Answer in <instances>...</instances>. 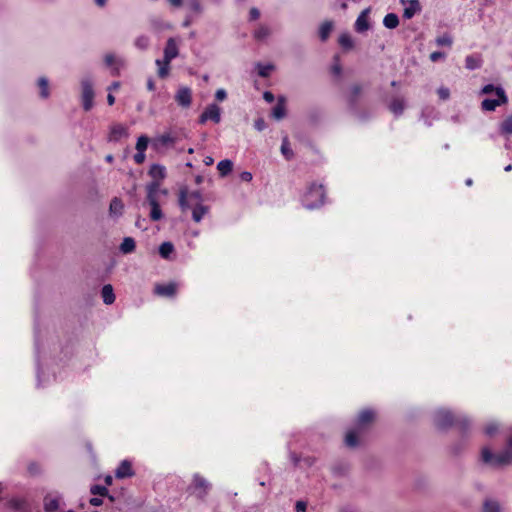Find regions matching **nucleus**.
I'll return each mask as SVG.
<instances>
[{
  "mask_svg": "<svg viewBox=\"0 0 512 512\" xmlns=\"http://www.w3.org/2000/svg\"><path fill=\"white\" fill-rule=\"evenodd\" d=\"M179 205L182 211L191 210L192 219L199 223L209 212V207L203 204V197L199 191H180Z\"/></svg>",
  "mask_w": 512,
  "mask_h": 512,
  "instance_id": "1",
  "label": "nucleus"
},
{
  "mask_svg": "<svg viewBox=\"0 0 512 512\" xmlns=\"http://www.w3.org/2000/svg\"><path fill=\"white\" fill-rule=\"evenodd\" d=\"M374 417L375 413L371 409H364L359 413L355 427L349 430L345 436V443L348 447H356L358 445L359 436L374 420Z\"/></svg>",
  "mask_w": 512,
  "mask_h": 512,
  "instance_id": "2",
  "label": "nucleus"
},
{
  "mask_svg": "<svg viewBox=\"0 0 512 512\" xmlns=\"http://www.w3.org/2000/svg\"><path fill=\"white\" fill-rule=\"evenodd\" d=\"M481 459L485 464L498 467L512 463V435L507 441V446L499 453H493L488 447L481 451Z\"/></svg>",
  "mask_w": 512,
  "mask_h": 512,
  "instance_id": "3",
  "label": "nucleus"
},
{
  "mask_svg": "<svg viewBox=\"0 0 512 512\" xmlns=\"http://www.w3.org/2000/svg\"><path fill=\"white\" fill-rule=\"evenodd\" d=\"M434 423L437 427L444 429L454 423L462 427H466L469 424V420L463 415H453L451 411L440 408L434 412Z\"/></svg>",
  "mask_w": 512,
  "mask_h": 512,
  "instance_id": "4",
  "label": "nucleus"
},
{
  "mask_svg": "<svg viewBox=\"0 0 512 512\" xmlns=\"http://www.w3.org/2000/svg\"><path fill=\"white\" fill-rule=\"evenodd\" d=\"M160 191L159 183L152 182L147 186L146 201L150 206V219L152 221H159L163 218V213L158 202V193Z\"/></svg>",
  "mask_w": 512,
  "mask_h": 512,
  "instance_id": "5",
  "label": "nucleus"
},
{
  "mask_svg": "<svg viewBox=\"0 0 512 512\" xmlns=\"http://www.w3.org/2000/svg\"><path fill=\"white\" fill-rule=\"evenodd\" d=\"M324 190L322 185L312 184L304 194L302 203L307 209H315L324 203Z\"/></svg>",
  "mask_w": 512,
  "mask_h": 512,
  "instance_id": "6",
  "label": "nucleus"
},
{
  "mask_svg": "<svg viewBox=\"0 0 512 512\" xmlns=\"http://www.w3.org/2000/svg\"><path fill=\"white\" fill-rule=\"evenodd\" d=\"M94 89H93V81L90 77H84L81 80V99L83 109L85 111H89L93 107L94 100Z\"/></svg>",
  "mask_w": 512,
  "mask_h": 512,
  "instance_id": "7",
  "label": "nucleus"
},
{
  "mask_svg": "<svg viewBox=\"0 0 512 512\" xmlns=\"http://www.w3.org/2000/svg\"><path fill=\"white\" fill-rule=\"evenodd\" d=\"M508 101L506 93L503 88L498 87L496 89V95L494 98H486L481 103V108L484 111H494L498 106L505 104Z\"/></svg>",
  "mask_w": 512,
  "mask_h": 512,
  "instance_id": "8",
  "label": "nucleus"
},
{
  "mask_svg": "<svg viewBox=\"0 0 512 512\" xmlns=\"http://www.w3.org/2000/svg\"><path fill=\"white\" fill-rule=\"evenodd\" d=\"M104 64L110 69L112 76H119L120 70L124 66L125 61L114 53H107L104 56Z\"/></svg>",
  "mask_w": 512,
  "mask_h": 512,
  "instance_id": "9",
  "label": "nucleus"
},
{
  "mask_svg": "<svg viewBox=\"0 0 512 512\" xmlns=\"http://www.w3.org/2000/svg\"><path fill=\"white\" fill-rule=\"evenodd\" d=\"M62 496L58 492H49L44 496L43 508L45 512H56L61 505Z\"/></svg>",
  "mask_w": 512,
  "mask_h": 512,
  "instance_id": "10",
  "label": "nucleus"
},
{
  "mask_svg": "<svg viewBox=\"0 0 512 512\" xmlns=\"http://www.w3.org/2000/svg\"><path fill=\"white\" fill-rule=\"evenodd\" d=\"M174 98L180 107L189 108L192 103V90L187 86H179Z\"/></svg>",
  "mask_w": 512,
  "mask_h": 512,
  "instance_id": "11",
  "label": "nucleus"
},
{
  "mask_svg": "<svg viewBox=\"0 0 512 512\" xmlns=\"http://www.w3.org/2000/svg\"><path fill=\"white\" fill-rule=\"evenodd\" d=\"M211 120L214 123H219L221 120V110L216 104H210L206 107L204 112L201 114L199 118V122L201 124L206 121Z\"/></svg>",
  "mask_w": 512,
  "mask_h": 512,
  "instance_id": "12",
  "label": "nucleus"
},
{
  "mask_svg": "<svg viewBox=\"0 0 512 512\" xmlns=\"http://www.w3.org/2000/svg\"><path fill=\"white\" fill-rule=\"evenodd\" d=\"M401 3L406 5L403 12V17L405 19L413 18L417 13L421 11L419 0H401Z\"/></svg>",
  "mask_w": 512,
  "mask_h": 512,
  "instance_id": "13",
  "label": "nucleus"
},
{
  "mask_svg": "<svg viewBox=\"0 0 512 512\" xmlns=\"http://www.w3.org/2000/svg\"><path fill=\"white\" fill-rule=\"evenodd\" d=\"M128 129L126 126L122 124H114L110 128V133L108 136V141L110 142H117L121 140L122 138L128 137Z\"/></svg>",
  "mask_w": 512,
  "mask_h": 512,
  "instance_id": "14",
  "label": "nucleus"
},
{
  "mask_svg": "<svg viewBox=\"0 0 512 512\" xmlns=\"http://www.w3.org/2000/svg\"><path fill=\"white\" fill-rule=\"evenodd\" d=\"M179 55V48L175 38L170 37L165 45L163 57L167 60H174Z\"/></svg>",
  "mask_w": 512,
  "mask_h": 512,
  "instance_id": "15",
  "label": "nucleus"
},
{
  "mask_svg": "<svg viewBox=\"0 0 512 512\" xmlns=\"http://www.w3.org/2000/svg\"><path fill=\"white\" fill-rule=\"evenodd\" d=\"M193 487L195 490L198 491L197 496L203 497L208 492L210 484L205 478H203L199 474H195L193 477Z\"/></svg>",
  "mask_w": 512,
  "mask_h": 512,
  "instance_id": "16",
  "label": "nucleus"
},
{
  "mask_svg": "<svg viewBox=\"0 0 512 512\" xmlns=\"http://www.w3.org/2000/svg\"><path fill=\"white\" fill-rule=\"evenodd\" d=\"M369 12H370V8H366L357 17V19L355 21V30L358 33H363L370 28V24H369V20H368Z\"/></svg>",
  "mask_w": 512,
  "mask_h": 512,
  "instance_id": "17",
  "label": "nucleus"
},
{
  "mask_svg": "<svg viewBox=\"0 0 512 512\" xmlns=\"http://www.w3.org/2000/svg\"><path fill=\"white\" fill-rule=\"evenodd\" d=\"M177 291V285L175 283L168 284H157L154 288V292L163 297H173Z\"/></svg>",
  "mask_w": 512,
  "mask_h": 512,
  "instance_id": "18",
  "label": "nucleus"
},
{
  "mask_svg": "<svg viewBox=\"0 0 512 512\" xmlns=\"http://www.w3.org/2000/svg\"><path fill=\"white\" fill-rule=\"evenodd\" d=\"M134 475L132 464L128 460H123L116 469L115 476L119 479L131 477Z\"/></svg>",
  "mask_w": 512,
  "mask_h": 512,
  "instance_id": "19",
  "label": "nucleus"
},
{
  "mask_svg": "<svg viewBox=\"0 0 512 512\" xmlns=\"http://www.w3.org/2000/svg\"><path fill=\"white\" fill-rule=\"evenodd\" d=\"M172 61L170 60H167L166 58H162V59H156L155 60V64L157 66V75L159 78L161 79H165L169 76L170 74V69H171V64Z\"/></svg>",
  "mask_w": 512,
  "mask_h": 512,
  "instance_id": "20",
  "label": "nucleus"
},
{
  "mask_svg": "<svg viewBox=\"0 0 512 512\" xmlns=\"http://www.w3.org/2000/svg\"><path fill=\"white\" fill-rule=\"evenodd\" d=\"M7 505L10 509H13L16 512H27L28 503L24 498L21 497H13L8 502Z\"/></svg>",
  "mask_w": 512,
  "mask_h": 512,
  "instance_id": "21",
  "label": "nucleus"
},
{
  "mask_svg": "<svg viewBox=\"0 0 512 512\" xmlns=\"http://www.w3.org/2000/svg\"><path fill=\"white\" fill-rule=\"evenodd\" d=\"M272 34L271 28L266 24H259L253 32V36L257 41H265Z\"/></svg>",
  "mask_w": 512,
  "mask_h": 512,
  "instance_id": "22",
  "label": "nucleus"
},
{
  "mask_svg": "<svg viewBox=\"0 0 512 512\" xmlns=\"http://www.w3.org/2000/svg\"><path fill=\"white\" fill-rule=\"evenodd\" d=\"M389 109L394 115L400 116L405 109V100L400 97L393 98L389 104Z\"/></svg>",
  "mask_w": 512,
  "mask_h": 512,
  "instance_id": "23",
  "label": "nucleus"
},
{
  "mask_svg": "<svg viewBox=\"0 0 512 512\" xmlns=\"http://www.w3.org/2000/svg\"><path fill=\"white\" fill-rule=\"evenodd\" d=\"M286 115L285 98L279 97L277 104L272 109V116L276 120H281Z\"/></svg>",
  "mask_w": 512,
  "mask_h": 512,
  "instance_id": "24",
  "label": "nucleus"
},
{
  "mask_svg": "<svg viewBox=\"0 0 512 512\" xmlns=\"http://www.w3.org/2000/svg\"><path fill=\"white\" fill-rule=\"evenodd\" d=\"M101 296H102L103 302L106 305H111L112 303H114L115 295H114L112 285H110V284L104 285L101 290Z\"/></svg>",
  "mask_w": 512,
  "mask_h": 512,
  "instance_id": "25",
  "label": "nucleus"
},
{
  "mask_svg": "<svg viewBox=\"0 0 512 512\" xmlns=\"http://www.w3.org/2000/svg\"><path fill=\"white\" fill-rule=\"evenodd\" d=\"M333 30V22L325 21L319 27V37L321 41L325 42Z\"/></svg>",
  "mask_w": 512,
  "mask_h": 512,
  "instance_id": "26",
  "label": "nucleus"
},
{
  "mask_svg": "<svg viewBox=\"0 0 512 512\" xmlns=\"http://www.w3.org/2000/svg\"><path fill=\"white\" fill-rule=\"evenodd\" d=\"M175 143V138L171 135V133H165L154 139V144L156 146L167 147Z\"/></svg>",
  "mask_w": 512,
  "mask_h": 512,
  "instance_id": "27",
  "label": "nucleus"
},
{
  "mask_svg": "<svg viewBox=\"0 0 512 512\" xmlns=\"http://www.w3.org/2000/svg\"><path fill=\"white\" fill-rule=\"evenodd\" d=\"M135 247V240L132 237H125L120 245V251L123 254H129L135 250Z\"/></svg>",
  "mask_w": 512,
  "mask_h": 512,
  "instance_id": "28",
  "label": "nucleus"
},
{
  "mask_svg": "<svg viewBox=\"0 0 512 512\" xmlns=\"http://www.w3.org/2000/svg\"><path fill=\"white\" fill-rule=\"evenodd\" d=\"M124 205L118 198H113L110 203L109 212L113 216H120L123 213Z\"/></svg>",
  "mask_w": 512,
  "mask_h": 512,
  "instance_id": "29",
  "label": "nucleus"
},
{
  "mask_svg": "<svg viewBox=\"0 0 512 512\" xmlns=\"http://www.w3.org/2000/svg\"><path fill=\"white\" fill-rule=\"evenodd\" d=\"M383 25L388 29H395L399 25V17L395 13H388L383 19Z\"/></svg>",
  "mask_w": 512,
  "mask_h": 512,
  "instance_id": "30",
  "label": "nucleus"
},
{
  "mask_svg": "<svg viewBox=\"0 0 512 512\" xmlns=\"http://www.w3.org/2000/svg\"><path fill=\"white\" fill-rule=\"evenodd\" d=\"M150 45V38L147 35H139L134 39V46L138 50L145 51Z\"/></svg>",
  "mask_w": 512,
  "mask_h": 512,
  "instance_id": "31",
  "label": "nucleus"
},
{
  "mask_svg": "<svg viewBox=\"0 0 512 512\" xmlns=\"http://www.w3.org/2000/svg\"><path fill=\"white\" fill-rule=\"evenodd\" d=\"M217 169H218V171H219L221 176H226V175H228L232 171L233 163H232L231 160H228V159L221 160L217 164Z\"/></svg>",
  "mask_w": 512,
  "mask_h": 512,
  "instance_id": "32",
  "label": "nucleus"
},
{
  "mask_svg": "<svg viewBox=\"0 0 512 512\" xmlns=\"http://www.w3.org/2000/svg\"><path fill=\"white\" fill-rule=\"evenodd\" d=\"M338 42L340 46L346 50H350L354 47V41L349 33H342L339 36Z\"/></svg>",
  "mask_w": 512,
  "mask_h": 512,
  "instance_id": "33",
  "label": "nucleus"
},
{
  "mask_svg": "<svg viewBox=\"0 0 512 512\" xmlns=\"http://www.w3.org/2000/svg\"><path fill=\"white\" fill-rule=\"evenodd\" d=\"M37 84L40 89V96L44 99H47L50 95L48 79L45 77H40L37 81Z\"/></svg>",
  "mask_w": 512,
  "mask_h": 512,
  "instance_id": "34",
  "label": "nucleus"
},
{
  "mask_svg": "<svg viewBox=\"0 0 512 512\" xmlns=\"http://www.w3.org/2000/svg\"><path fill=\"white\" fill-rule=\"evenodd\" d=\"M174 251V245L171 242H163L159 247V254L164 259H169Z\"/></svg>",
  "mask_w": 512,
  "mask_h": 512,
  "instance_id": "35",
  "label": "nucleus"
},
{
  "mask_svg": "<svg viewBox=\"0 0 512 512\" xmlns=\"http://www.w3.org/2000/svg\"><path fill=\"white\" fill-rule=\"evenodd\" d=\"M256 68H257L258 75L260 77L266 78V77L270 76L271 72L274 70L275 67L273 64H270V63H268V64L257 63Z\"/></svg>",
  "mask_w": 512,
  "mask_h": 512,
  "instance_id": "36",
  "label": "nucleus"
},
{
  "mask_svg": "<svg viewBox=\"0 0 512 512\" xmlns=\"http://www.w3.org/2000/svg\"><path fill=\"white\" fill-rule=\"evenodd\" d=\"M149 174L154 179H163L165 177L166 171L162 165L154 164L151 166Z\"/></svg>",
  "mask_w": 512,
  "mask_h": 512,
  "instance_id": "37",
  "label": "nucleus"
},
{
  "mask_svg": "<svg viewBox=\"0 0 512 512\" xmlns=\"http://www.w3.org/2000/svg\"><path fill=\"white\" fill-rule=\"evenodd\" d=\"M362 92V87L360 85H353L351 88H350V94H349V103L352 107H354V105L356 104V101L358 99V97L360 96Z\"/></svg>",
  "mask_w": 512,
  "mask_h": 512,
  "instance_id": "38",
  "label": "nucleus"
},
{
  "mask_svg": "<svg viewBox=\"0 0 512 512\" xmlns=\"http://www.w3.org/2000/svg\"><path fill=\"white\" fill-rule=\"evenodd\" d=\"M483 512H501V508L497 501L487 499L483 504Z\"/></svg>",
  "mask_w": 512,
  "mask_h": 512,
  "instance_id": "39",
  "label": "nucleus"
},
{
  "mask_svg": "<svg viewBox=\"0 0 512 512\" xmlns=\"http://www.w3.org/2000/svg\"><path fill=\"white\" fill-rule=\"evenodd\" d=\"M465 66L469 70H475L481 67V60L473 55H469L465 59Z\"/></svg>",
  "mask_w": 512,
  "mask_h": 512,
  "instance_id": "40",
  "label": "nucleus"
},
{
  "mask_svg": "<svg viewBox=\"0 0 512 512\" xmlns=\"http://www.w3.org/2000/svg\"><path fill=\"white\" fill-rule=\"evenodd\" d=\"M281 153L287 160H290L293 157V151L290 148V143L287 137H284L282 140Z\"/></svg>",
  "mask_w": 512,
  "mask_h": 512,
  "instance_id": "41",
  "label": "nucleus"
},
{
  "mask_svg": "<svg viewBox=\"0 0 512 512\" xmlns=\"http://www.w3.org/2000/svg\"><path fill=\"white\" fill-rule=\"evenodd\" d=\"M499 423L496 421H490L486 424L484 431L487 436H493L499 431Z\"/></svg>",
  "mask_w": 512,
  "mask_h": 512,
  "instance_id": "42",
  "label": "nucleus"
},
{
  "mask_svg": "<svg viewBox=\"0 0 512 512\" xmlns=\"http://www.w3.org/2000/svg\"><path fill=\"white\" fill-rule=\"evenodd\" d=\"M149 144V138L146 135L138 137L136 142V150L139 152H145Z\"/></svg>",
  "mask_w": 512,
  "mask_h": 512,
  "instance_id": "43",
  "label": "nucleus"
},
{
  "mask_svg": "<svg viewBox=\"0 0 512 512\" xmlns=\"http://www.w3.org/2000/svg\"><path fill=\"white\" fill-rule=\"evenodd\" d=\"M452 43H453V39L449 34H444V35L436 38V44L438 46L451 47Z\"/></svg>",
  "mask_w": 512,
  "mask_h": 512,
  "instance_id": "44",
  "label": "nucleus"
},
{
  "mask_svg": "<svg viewBox=\"0 0 512 512\" xmlns=\"http://www.w3.org/2000/svg\"><path fill=\"white\" fill-rule=\"evenodd\" d=\"M333 60H334V62L332 64V66H331V72L335 76H340L341 73H342V66H341V63H340V57L338 55H335Z\"/></svg>",
  "mask_w": 512,
  "mask_h": 512,
  "instance_id": "45",
  "label": "nucleus"
},
{
  "mask_svg": "<svg viewBox=\"0 0 512 512\" xmlns=\"http://www.w3.org/2000/svg\"><path fill=\"white\" fill-rule=\"evenodd\" d=\"M501 132L504 134H512V117H508L501 125Z\"/></svg>",
  "mask_w": 512,
  "mask_h": 512,
  "instance_id": "46",
  "label": "nucleus"
},
{
  "mask_svg": "<svg viewBox=\"0 0 512 512\" xmlns=\"http://www.w3.org/2000/svg\"><path fill=\"white\" fill-rule=\"evenodd\" d=\"M91 493L94 494V495L104 496V495H106L108 493V490L104 486L94 485L91 488Z\"/></svg>",
  "mask_w": 512,
  "mask_h": 512,
  "instance_id": "47",
  "label": "nucleus"
},
{
  "mask_svg": "<svg viewBox=\"0 0 512 512\" xmlns=\"http://www.w3.org/2000/svg\"><path fill=\"white\" fill-rule=\"evenodd\" d=\"M437 93H438L439 98L442 99V100H447L450 97V91L446 87H440L437 90Z\"/></svg>",
  "mask_w": 512,
  "mask_h": 512,
  "instance_id": "48",
  "label": "nucleus"
},
{
  "mask_svg": "<svg viewBox=\"0 0 512 512\" xmlns=\"http://www.w3.org/2000/svg\"><path fill=\"white\" fill-rule=\"evenodd\" d=\"M498 87H495L494 85L492 84H487L485 85L482 90H481V94H493L494 96L496 95V89Z\"/></svg>",
  "mask_w": 512,
  "mask_h": 512,
  "instance_id": "49",
  "label": "nucleus"
},
{
  "mask_svg": "<svg viewBox=\"0 0 512 512\" xmlns=\"http://www.w3.org/2000/svg\"><path fill=\"white\" fill-rule=\"evenodd\" d=\"M445 56H446V55H445V53L440 52V51H435V52H432V53L430 54V60H431L432 62H437V61H439L440 59H444V58H445Z\"/></svg>",
  "mask_w": 512,
  "mask_h": 512,
  "instance_id": "50",
  "label": "nucleus"
},
{
  "mask_svg": "<svg viewBox=\"0 0 512 512\" xmlns=\"http://www.w3.org/2000/svg\"><path fill=\"white\" fill-rule=\"evenodd\" d=\"M254 127L258 131H263L266 128V123H265V121L262 118H258L254 122Z\"/></svg>",
  "mask_w": 512,
  "mask_h": 512,
  "instance_id": "51",
  "label": "nucleus"
},
{
  "mask_svg": "<svg viewBox=\"0 0 512 512\" xmlns=\"http://www.w3.org/2000/svg\"><path fill=\"white\" fill-rule=\"evenodd\" d=\"M145 159H146L145 152L137 151V153L134 155V161L137 164H142L145 161Z\"/></svg>",
  "mask_w": 512,
  "mask_h": 512,
  "instance_id": "52",
  "label": "nucleus"
},
{
  "mask_svg": "<svg viewBox=\"0 0 512 512\" xmlns=\"http://www.w3.org/2000/svg\"><path fill=\"white\" fill-rule=\"evenodd\" d=\"M226 97H227V93H226V91H225L224 89H222V88L218 89V90L216 91V93H215V98H216V100H218V101H223V100H225V99H226Z\"/></svg>",
  "mask_w": 512,
  "mask_h": 512,
  "instance_id": "53",
  "label": "nucleus"
},
{
  "mask_svg": "<svg viewBox=\"0 0 512 512\" xmlns=\"http://www.w3.org/2000/svg\"><path fill=\"white\" fill-rule=\"evenodd\" d=\"M37 384L38 386L43 385V371L39 366V360L37 359Z\"/></svg>",
  "mask_w": 512,
  "mask_h": 512,
  "instance_id": "54",
  "label": "nucleus"
},
{
  "mask_svg": "<svg viewBox=\"0 0 512 512\" xmlns=\"http://www.w3.org/2000/svg\"><path fill=\"white\" fill-rule=\"evenodd\" d=\"M260 17V11L257 8H251L249 12L250 20H257Z\"/></svg>",
  "mask_w": 512,
  "mask_h": 512,
  "instance_id": "55",
  "label": "nucleus"
},
{
  "mask_svg": "<svg viewBox=\"0 0 512 512\" xmlns=\"http://www.w3.org/2000/svg\"><path fill=\"white\" fill-rule=\"evenodd\" d=\"M306 503L304 501H297L295 505L296 512H306Z\"/></svg>",
  "mask_w": 512,
  "mask_h": 512,
  "instance_id": "56",
  "label": "nucleus"
},
{
  "mask_svg": "<svg viewBox=\"0 0 512 512\" xmlns=\"http://www.w3.org/2000/svg\"><path fill=\"white\" fill-rule=\"evenodd\" d=\"M252 178V174L248 171H244L240 174V179L244 182H250Z\"/></svg>",
  "mask_w": 512,
  "mask_h": 512,
  "instance_id": "57",
  "label": "nucleus"
},
{
  "mask_svg": "<svg viewBox=\"0 0 512 512\" xmlns=\"http://www.w3.org/2000/svg\"><path fill=\"white\" fill-rule=\"evenodd\" d=\"M152 25L155 29H168L170 28L169 24H160L158 20H152Z\"/></svg>",
  "mask_w": 512,
  "mask_h": 512,
  "instance_id": "58",
  "label": "nucleus"
},
{
  "mask_svg": "<svg viewBox=\"0 0 512 512\" xmlns=\"http://www.w3.org/2000/svg\"><path fill=\"white\" fill-rule=\"evenodd\" d=\"M120 86H121L120 82H118V81H114V82H112V83L109 85V87L107 88V90L111 93V92H113V91L118 90V89L120 88Z\"/></svg>",
  "mask_w": 512,
  "mask_h": 512,
  "instance_id": "59",
  "label": "nucleus"
},
{
  "mask_svg": "<svg viewBox=\"0 0 512 512\" xmlns=\"http://www.w3.org/2000/svg\"><path fill=\"white\" fill-rule=\"evenodd\" d=\"M263 98L268 103H272L274 101V95L271 92H269V91L264 92Z\"/></svg>",
  "mask_w": 512,
  "mask_h": 512,
  "instance_id": "60",
  "label": "nucleus"
},
{
  "mask_svg": "<svg viewBox=\"0 0 512 512\" xmlns=\"http://www.w3.org/2000/svg\"><path fill=\"white\" fill-rule=\"evenodd\" d=\"M90 504L93 506H100L102 504V499L98 497H93L90 499Z\"/></svg>",
  "mask_w": 512,
  "mask_h": 512,
  "instance_id": "61",
  "label": "nucleus"
},
{
  "mask_svg": "<svg viewBox=\"0 0 512 512\" xmlns=\"http://www.w3.org/2000/svg\"><path fill=\"white\" fill-rule=\"evenodd\" d=\"M146 86L149 91H153L155 89L154 80L152 78H148Z\"/></svg>",
  "mask_w": 512,
  "mask_h": 512,
  "instance_id": "62",
  "label": "nucleus"
},
{
  "mask_svg": "<svg viewBox=\"0 0 512 512\" xmlns=\"http://www.w3.org/2000/svg\"><path fill=\"white\" fill-rule=\"evenodd\" d=\"M203 162L206 166H211L214 163V159L211 156H206Z\"/></svg>",
  "mask_w": 512,
  "mask_h": 512,
  "instance_id": "63",
  "label": "nucleus"
},
{
  "mask_svg": "<svg viewBox=\"0 0 512 512\" xmlns=\"http://www.w3.org/2000/svg\"><path fill=\"white\" fill-rule=\"evenodd\" d=\"M107 102L111 106L115 103V97L112 95V93L109 92L107 95Z\"/></svg>",
  "mask_w": 512,
  "mask_h": 512,
  "instance_id": "64",
  "label": "nucleus"
}]
</instances>
